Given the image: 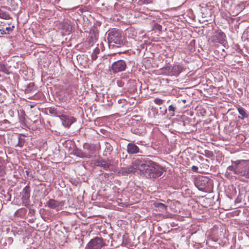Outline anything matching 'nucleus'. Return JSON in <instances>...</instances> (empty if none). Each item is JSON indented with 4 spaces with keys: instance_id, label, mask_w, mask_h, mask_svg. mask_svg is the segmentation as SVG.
Listing matches in <instances>:
<instances>
[{
    "instance_id": "1",
    "label": "nucleus",
    "mask_w": 249,
    "mask_h": 249,
    "mask_svg": "<svg viewBox=\"0 0 249 249\" xmlns=\"http://www.w3.org/2000/svg\"><path fill=\"white\" fill-rule=\"evenodd\" d=\"M164 171L162 167L152 161L144 163L140 160H136L129 167L123 169L126 173L142 174L148 178H157L161 176Z\"/></svg>"
},
{
    "instance_id": "2",
    "label": "nucleus",
    "mask_w": 249,
    "mask_h": 249,
    "mask_svg": "<svg viewBox=\"0 0 249 249\" xmlns=\"http://www.w3.org/2000/svg\"><path fill=\"white\" fill-rule=\"evenodd\" d=\"M106 245L105 241L102 237H96L91 239L87 244V249H101Z\"/></svg>"
},
{
    "instance_id": "3",
    "label": "nucleus",
    "mask_w": 249,
    "mask_h": 249,
    "mask_svg": "<svg viewBox=\"0 0 249 249\" xmlns=\"http://www.w3.org/2000/svg\"><path fill=\"white\" fill-rule=\"evenodd\" d=\"M108 41L109 45H121L122 42L121 34L117 31L109 33L108 35Z\"/></svg>"
},
{
    "instance_id": "4",
    "label": "nucleus",
    "mask_w": 249,
    "mask_h": 249,
    "mask_svg": "<svg viewBox=\"0 0 249 249\" xmlns=\"http://www.w3.org/2000/svg\"><path fill=\"white\" fill-rule=\"evenodd\" d=\"M126 67V65L125 62L123 60H120L114 62L112 64L111 71H112L113 73H117L124 71Z\"/></svg>"
},
{
    "instance_id": "5",
    "label": "nucleus",
    "mask_w": 249,
    "mask_h": 249,
    "mask_svg": "<svg viewBox=\"0 0 249 249\" xmlns=\"http://www.w3.org/2000/svg\"><path fill=\"white\" fill-rule=\"evenodd\" d=\"M83 148L86 150L88 152H83L80 156L82 158H90L92 157V154L94 153L95 151V147L93 144L85 143L84 144Z\"/></svg>"
},
{
    "instance_id": "6",
    "label": "nucleus",
    "mask_w": 249,
    "mask_h": 249,
    "mask_svg": "<svg viewBox=\"0 0 249 249\" xmlns=\"http://www.w3.org/2000/svg\"><path fill=\"white\" fill-rule=\"evenodd\" d=\"M59 117L62 122V125L66 128H69L76 120L73 117L66 115H60Z\"/></svg>"
},
{
    "instance_id": "7",
    "label": "nucleus",
    "mask_w": 249,
    "mask_h": 249,
    "mask_svg": "<svg viewBox=\"0 0 249 249\" xmlns=\"http://www.w3.org/2000/svg\"><path fill=\"white\" fill-rule=\"evenodd\" d=\"M96 166H100L106 170L113 171L114 166L109 161L103 159H98L95 161Z\"/></svg>"
},
{
    "instance_id": "8",
    "label": "nucleus",
    "mask_w": 249,
    "mask_h": 249,
    "mask_svg": "<svg viewBox=\"0 0 249 249\" xmlns=\"http://www.w3.org/2000/svg\"><path fill=\"white\" fill-rule=\"evenodd\" d=\"M47 204L49 208L59 211L62 209L64 203L62 201H58L55 199H50L47 202Z\"/></svg>"
},
{
    "instance_id": "9",
    "label": "nucleus",
    "mask_w": 249,
    "mask_h": 249,
    "mask_svg": "<svg viewBox=\"0 0 249 249\" xmlns=\"http://www.w3.org/2000/svg\"><path fill=\"white\" fill-rule=\"evenodd\" d=\"M233 163L234 165L230 166L228 167V170L232 171L235 174H239L240 173H242V172H240L239 167L241 166H245V162H242V163H240L239 161H235L233 162Z\"/></svg>"
},
{
    "instance_id": "10",
    "label": "nucleus",
    "mask_w": 249,
    "mask_h": 249,
    "mask_svg": "<svg viewBox=\"0 0 249 249\" xmlns=\"http://www.w3.org/2000/svg\"><path fill=\"white\" fill-rule=\"evenodd\" d=\"M22 196V202L25 206L28 203V200L30 196V187L29 185L26 186L23 190Z\"/></svg>"
},
{
    "instance_id": "11",
    "label": "nucleus",
    "mask_w": 249,
    "mask_h": 249,
    "mask_svg": "<svg viewBox=\"0 0 249 249\" xmlns=\"http://www.w3.org/2000/svg\"><path fill=\"white\" fill-rule=\"evenodd\" d=\"M225 38V34L222 32H219L213 36V41L224 44L226 42Z\"/></svg>"
},
{
    "instance_id": "12",
    "label": "nucleus",
    "mask_w": 249,
    "mask_h": 249,
    "mask_svg": "<svg viewBox=\"0 0 249 249\" xmlns=\"http://www.w3.org/2000/svg\"><path fill=\"white\" fill-rule=\"evenodd\" d=\"M59 28L62 29L66 34H69L72 31V26L70 22L63 21L59 23Z\"/></svg>"
},
{
    "instance_id": "13",
    "label": "nucleus",
    "mask_w": 249,
    "mask_h": 249,
    "mask_svg": "<svg viewBox=\"0 0 249 249\" xmlns=\"http://www.w3.org/2000/svg\"><path fill=\"white\" fill-rule=\"evenodd\" d=\"M127 151L131 154H137L139 152V148L135 144L129 143L127 145Z\"/></svg>"
},
{
    "instance_id": "14",
    "label": "nucleus",
    "mask_w": 249,
    "mask_h": 249,
    "mask_svg": "<svg viewBox=\"0 0 249 249\" xmlns=\"http://www.w3.org/2000/svg\"><path fill=\"white\" fill-rule=\"evenodd\" d=\"M238 111L241 116H238V118L241 120H243L247 118L248 117V115L246 112V110L241 107H237Z\"/></svg>"
},
{
    "instance_id": "15",
    "label": "nucleus",
    "mask_w": 249,
    "mask_h": 249,
    "mask_svg": "<svg viewBox=\"0 0 249 249\" xmlns=\"http://www.w3.org/2000/svg\"><path fill=\"white\" fill-rule=\"evenodd\" d=\"M6 163L4 160L0 157V177H2L5 173Z\"/></svg>"
},
{
    "instance_id": "16",
    "label": "nucleus",
    "mask_w": 249,
    "mask_h": 249,
    "mask_svg": "<svg viewBox=\"0 0 249 249\" xmlns=\"http://www.w3.org/2000/svg\"><path fill=\"white\" fill-rule=\"evenodd\" d=\"M183 70V67L179 65H176L173 66L172 69V74L176 75L180 73Z\"/></svg>"
},
{
    "instance_id": "17",
    "label": "nucleus",
    "mask_w": 249,
    "mask_h": 249,
    "mask_svg": "<svg viewBox=\"0 0 249 249\" xmlns=\"http://www.w3.org/2000/svg\"><path fill=\"white\" fill-rule=\"evenodd\" d=\"M113 150L112 146L108 142L105 143V149L104 152V155L107 156L108 155H110L111 152Z\"/></svg>"
},
{
    "instance_id": "18",
    "label": "nucleus",
    "mask_w": 249,
    "mask_h": 249,
    "mask_svg": "<svg viewBox=\"0 0 249 249\" xmlns=\"http://www.w3.org/2000/svg\"><path fill=\"white\" fill-rule=\"evenodd\" d=\"M0 18L4 19H9L11 17L8 13L0 9Z\"/></svg>"
},
{
    "instance_id": "19",
    "label": "nucleus",
    "mask_w": 249,
    "mask_h": 249,
    "mask_svg": "<svg viewBox=\"0 0 249 249\" xmlns=\"http://www.w3.org/2000/svg\"><path fill=\"white\" fill-rule=\"evenodd\" d=\"M154 205L156 208L160 209L161 211H166L167 209V206L161 203H155Z\"/></svg>"
},
{
    "instance_id": "20",
    "label": "nucleus",
    "mask_w": 249,
    "mask_h": 249,
    "mask_svg": "<svg viewBox=\"0 0 249 249\" xmlns=\"http://www.w3.org/2000/svg\"><path fill=\"white\" fill-rule=\"evenodd\" d=\"M49 112L50 114L58 116H60L56 108L54 107H50L48 108Z\"/></svg>"
},
{
    "instance_id": "21",
    "label": "nucleus",
    "mask_w": 249,
    "mask_h": 249,
    "mask_svg": "<svg viewBox=\"0 0 249 249\" xmlns=\"http://www.w3.org/2000/svg\"><path fill=\"white\" fill-rule=\"evenodd\" d=\"M100 52V49L98 48V47H96L94 52H93L92 55H91V58L92 59V60H95L96 59L97 57V54H98Z\"/></svg>"
},
{
    "instance_id": "22",
    "label": "nucleus",
    "mask_w": 249,
    "mask_h": 249,
    "mask_svg": "<svg viewBox=\"0 0 249 249\" xmlns=\"http://www.w3.org/2000/svg\"><path fill=\"white\" fill-rule=\"evenodd\" d=\"M25 143V140L22 138L19 137L18 142L17 144V146L22 147Z\"/></svg>"
},
{
    "instance_id": "23",
    "label": "nucleus",
    "mask_w": 249,
    "mask_h": 249,
    "mask_svg": "<svg viewBox=\"0 0 249 249\" xmlns=\"http://www.w3.org/2000/svg\"><path fill=\"white\" fill-rule=\"evenodd\" d=\"M168 110L170 112V114L172 116H174V111L175 110V107L173 105H170L168 107Z\"/></svg>"
},
{
    "instance_id": "24",
    "label": "nucleus",
    "mask_w": 249,
    "mask_h": 249,
    "mask_svg": "<svg viewBox=\"0 0 249 249\" xmlns=\"http://www.w3.org/2000/svg\"><path fill=\"white\" fill-rule=\"evenodd\" d=\"M154 103L158 105H161L163 103V100L159 98H155L154 100Z\"/></svg>"
},
{
    "instance_id": "25",
    "label": "nucleus",
    "mask_w": 249,
    "mask_h": 249,
    "mask_svg": "<svg viewBox=\"0 0 249 249\" xmlns=\"http://www.w3.org/2000/svg\"><path fill=\"white\" fill-rule=\"evenodd\" d=\"M238 161L240 162V163H242V162H245V166H243H243L242 167L241 166V167H239L240 170H246V169L247 167H248V164L247 161H246L245 160H238Z\"/></svg>"
},
{
    "instance_id": "26",
    "label": "nucleus",
    "mask_w": 249,
    "mask_h": 249,
    "mask_svg": "<svg viewBox=\"0 0 249 249\" xmlns=\"http://www.w3.org/2000/svg\"><path fill=\"white\" fill-rule=\"evenodd\" d=\"M198 110L199 111L201 115L204 116L206 113V110L202 107H199Z\"/></svg>"
},
{
    "instance_id": "27",
    "label": "nucleus",
    "mask_w": 249,
    "mask_h": 249,
    "mask_svg": "<svg viewBox=\"0 0 249 249\" xmlns=\"http://www.w3.org/2000/svg\"><path fill=\"white\" fill-rule=\"evenodd\" d=\"M143 3L144 4H149V3H151L153 0H142Z\"/></svg>"
},
{
    "instance_id": "28",
    "label": "nucleus",
    "mask_w": 249,
    "mask_h": 249,
    "mask_svg": "<svg viewBox=\"0 0 249 249\" xmlns=\"http://www.w3.org/2000/svg\"><path fill=\"white\" fill-rule=\"evenodd\" d=\"M198 167L194 165L192 167V170L195 172H198Z\"/></svg>"
},
{
    "instance_id": "29",
    "label": "nucleus",
    "mask_w": 249,
    "mask_h": 249,
    "mask_svg": "<svg viewBox=\"0 0 249 249\" xmlns=\"http://www.w3.org/2000/svg\"><path fill=\"white\" fill-rule=\"evenodd\" d=\"M5 29L8 31V32L11 30V28L10 27H6Z\"/></svg>"
},
{
    "instance_id": "30",
    "label": "nucleus",
    "mask_w": 249,
    "mask_h": 249,
    "mask_svg": "<svg viewBox=\"0 0 249 249\" xmlns=\"http://www.w3.org/2000/svg\"><path fill=\"white\" fill-rule=\"evenodd\" d=\"M34 86V83H31L29 84V87H33Z\"/></svg>"
}]
</instances>
